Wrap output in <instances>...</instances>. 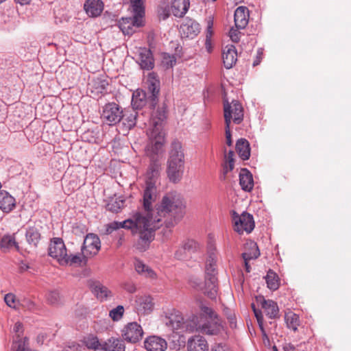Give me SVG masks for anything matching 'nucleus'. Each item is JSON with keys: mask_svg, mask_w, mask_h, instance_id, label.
Wrapping results in <instances>:
<instances>
[{"mask_svg": "<svg viewBox=\"0 0 351 351\" xmlns=\"http://www.w3.org/2000/svg\"><path fill=\"white\" fill-rule=\"evenodd\" d=\"M158 186L153 184H144L143 207L145 213H136L122 222L110 225L112 229L123 228L138 234V249L145 251L154 239L156 229L165 226L171 232L184 215L185 205L180 194L175 191L166 193L159 205L153 210V204L158 197Z\"/></svg>", "mask_w": 351, "mask_h": 351, "instance_id": "1", "label": "nucleus"}, {"mask_svg": "<svg viewBox=\"0 0 351 351\" xmlns=\"http://www.w3.org/2000/svg\"><path fill=\"white\" fill-rule=\"evenodd\" d=\"M199 319L195 316L191 320H184L182 313L171 309L165 312L162 319L165 324L173 331H197L208 335H215L223 328L222 322L216 312L209 306H200Z\"/></svg>", "mask_w": 351, "mask_h": 351, "instance_id": "2", "label": "nucleus"}, {"mask_svg": "<svg viewBox=\"0 0 351 351\" xmlns=\"http://www.w3.org/2000/svg\"><path fill=\"white\" fill-rule=\"evenodd\" d=\"M184 163L182 143L178 140H173L170 145L166 170L171 182L176 184L182 180L184 172Z\"/></svg>", "mask_w": 351, "mask_h": 351, "instance_id": "3", "label": "nucleus"}, {"mask_svg": "<svg viewBox=\"0 0 351 351\" xmlns=\"http://www.w3.org/2000/svg\"><path fill=\"white\" fill-rule=\"evenodd\" d=\"M205 274L204 293L210 299L214 300L217 297L218 290L217 254L215 251L208 253L205 265Z\"/></svg>", "mask_w": 351, "mask_h": 351, "instance_id": "4", "label": "nucleus"}, {"mask_svg": "<svg viewBox=\"0 0 351 351\" xmlns=\"http://www.w3.org/2000/svg\"><path fill=\"white\" fill-rule=\"evenodd\" d=\"M165 132L159 124L150 128V141L147 145L145 152L150 160H158L157 157L164 152Z\"/></svg>", "mask_w": 351, "mask_h": 351, "instance_id": "5", "label": "nucleus"}, {"mask_svg": "<svg viewBox=\"0 0 351 351\" xmlns=\"http://www.w3.org/2000/svg\"><path fill=\"white\" fill-rule=\"evenodd\" d=\"M232 219L234 224V230L239 234H242L243 232L250 233L254 228L253 216L248 213L243 212L241 215H239L232 210Z\"/></svg>", "mask_w": 351, "mask_h": 351, "instance_id": "6", "label": "nucleus"}, {"mask_svg": "<svg viewBox=\"0 0 351 351\" xmlns=\"http://www.w3.org/2000/svg\"><path fill=\"white\" fill-rule=\"evenodd\" d=\"M123 117V109L114 102L106 104L103 108L101 119L109 125H114L119 123Z\"/></svg>", "mask_w": 351, "mask_h": 351, "instance_id": "7", "label": "nucleus"}, {"mask_svg": "<svg viewBox=\"0 0 351 351\" xmlns=\"http://www.w3.org/2000/svg\"><path fill=\"white\" fill-rule=\"evenodd\" d=\"M224 119L225 123L226 119L230 121L231 119L235 124H239L243 119V109L241 104L237 100H232L231 103L228 101L224 103Z\"/></svg>", "mask_w": 351, "mask_h": 351, "instance_id": "8", "label": "nucleus"}, {"mask_svg": "<svg viewBox=\"0 0 351 351\" xmlns=\"http://www.w3.org/2000/svg\"><path fill=\"white\" fill-rule=\"evenodd\" d=\"M101 248V241L99 237L93 233L88 234L81 248L82 254L85 257L96 255Z\"/></svg>", "mask_w": 351, "mask_h": 351, "instance_id": "9", "label": "nucleus"}, {"mask_svg": "<svg viewBox=\"0 0 351 351\" xmlns=\"http://www.w3.org/2000/svg\"><path fill=\"white\" fill-rule=\"evenodd\" d=\"M147 95L150 107L155 108L158 101V95L160 92V81L154 73H150L147 77Z\"/></svg>", "mask_w": 351, "mask_h": 351, "instance_id": "10", "label": "nucleus"}, {"mask_svg": "<svg viewBox=\"0 0 351 351\" xmlns=\"http://www.w3.org/2000/svg\"><path fill=\"white\" fill-rule=\"evenodd\" d=\"M66 249L61 238H53L49 246V255L56 258L58 263H65L64 256L66 255Z\"/></svg>", "mask_w": 351, "mask_h": 351, "instance_id": "11", "label": "nucleus"}, {"mask_svg": "<svg viewBox=\"0 0 351 351\" xmlns=\"http://www.w3.org/2000/svg\"><path fill=\"white\" fill-rule=\"evenodd\" d=\"M143 335L141 325L136 322L129 323L123 330V337L125 341L130 343H136L140 341Z\"/></svg>", "mask_w": 351, "mask_h": 351, "instance_id": "12", "label": "nucleus"}, {"mask_svg": "<svg viewBox=\"0 0 351 351\" xmlns=\"http://www.w3.org/2000/svg\"><path fill=\"white\" fill-rule=\"evenodd\" d=\"M160 171L161 165L158 160H150L149 165L145 174V184L151 183L153 184L154 186H158L160 183Z\"/></svg>", "mask_w": 351, "mask_h": 351, "instance_id": "13", "label": "nucleus"}, {"mask_svg": "<svg viewBox=\"0 0 351 351\" xmlns=\"http://www.w3.org/2000/svg\"><path fill=\"white\" fill-rule=\"evenodd\" d=\"M143 25V19L140 17H126L122 18L119 21V27L123 34L132 35L137 28Z\"/></svg>", "mask_w": 351, "mask_h": 351, "instance_id": "14", "label": "nucleus"}, {"mask_svg": "<svg viewBox=\"0 0 351 351\" xmlns=\"http://www.w3.org/2000/svg\"><path fill=\"white\" fill-rule=\"evenodd\" d=\"M200 32L198 23L192 19H186L180 25V33L182 37L193 38Z\"/></svg>", "mask_w": 351, "mask_h": 351, "instance_id": "15", "label": "nucleus"}, {"mask_svg": "<svg viewBox=\"0 0 351 351\" xmlns=\"http://www.w3.org/2000/svg\"><path fill=\"white\" fill-rule=\"evenodd\" d=\"M131 104L134 110L141 109L146 105H148L149 109L155 108L150 107L149 95L147 92L141 89H137L133 93Z\"/></svg>", "mask_w": 351, "mask_h": 351, "instance_id": "16", "label": "nucleus"}, {"mask_svg": "<svg viewBox=\"0 0 351 351\" xmlns=\"http://www.w3.org/2000/svg\"><path fill=\"white\" fill-rule=\"evenodd\" d=\"M136 62L142 69L152 70L154 66V60L151 50L146 48L141 49Z\"/></svg>", "mask_w": 351, "mask_h": 351, "instance_id": "17", "label": "nucleus"}, {"mask_svg": "<svg viewBox=\"0 0 351 351\" xmlns=\"http://www.w3.org/2000/svg\"><path fill=\"white\" fill-rule=\"evenodd\" d=\"M144 346L147 351H165L167 343L160 337L150 336L145 340Z\"/></svg>", "mask_w": 351, "mask_h": 351, "instance_id": "18", "label": "nucleus"}, {"mask_svg": "<svg viewBox=\"0 0 351 351\" xmlns=\"http://www.w3.org/2000/svg\"><path fill=\"white\" fill-rule=\"evenodd\" d=\"M188 351H208V344L206 339L200 335H195L188 339Z\"/></svg>", "mask_w": 351, "mask_h": 351, "instance_id": "19", "label": "nucleus"}, {"mask_svg": "<svg viewBox=\"0 0 351 351\" xmlns=\"http://www.w3.org/2000/svg\"><path fill=\"white\" fill-rule=\"evenodd\" d=\"M249 10L245 6H239L234 11V18L237 29H244L249 21Z\"/></svg>", "mask_w": 351, "mask_h": 351, "instance_id": "20", "label": "nucleus"}, {"mask_svg": "<svg viewBox=\"0 0 351 351\" xmlns=\"http://www.w3.org/2000/svg\"><path fill=\"white\" fill-rule=\"evenodd\" d=\"M223 62L226 69H230L237 60V52L234 45H227L223 51Z\"/></svg>", "mask_w": 351, "mask_h": 351, "instance_id": "21", "label": "nucleus"}, {"mask_svg": "<svg viewBox=\"0 0 351 351\" xmlns=\"http://www.w3.org/2000/svg\"><path fill=\"white\" fill-rule=\"evenodd\" d=\"M104 3L101 0H86L84 10L90 17L99 16L104 10Z\"/></svg>", "mask_w": 351, "mask_h": 351, "instance_id": "22", "label": "nucleus"}, {"mask_svg": "<svg viewBox=\"0 0 351 351\" xmlns=\"http://www.w3.org/2000/svg\"><path fill=\"white\" fill-rule=\"evenodd\" d=\"M90 288L97 298L101 301L107 300L112 297V291L98 281L93 282Z\"/></svg>", "mask_w": 351, "mask_h": 351, "instance_id": "23", "label": "nucleus"}, {"mask_svg": "<svg viewBox=\"0 0 351 351\" xmlns=\"http://www.w3.org/2000/svg\"><path fill=\"white\" fill-rule=\"evenodd\" d=\"M260 302L269 318L275 319L279 316V308L276 302L271 300H265L264 298H262Z\"/></svg>", "mask_w": 351, "mask_h": 351, "instance_id": "24", "label": "nucleus"}, {"mask_svg": "<svg viewBox=\"0 0 351 351\" xmlns=\"http://www.w3.org/2000/svg\"><path fill=\"white\" fill-rule=\"evenodd\" d=\"M16 206L15 199L7 191H0V209L4 213H10Z\"/></svg>", "mask_w": 351, "mask_h": 351, "instance_id": "25", "label": "nucleus"}, {"mask_svg": "<svg viewBox=\"0 0 351 351\" xmlns=\"http://www.w3.org/2000/svg\"><path fill=\"white\" fill-rule=\"evenodd\" d=\"M102 350L104 351H125V346L122 339L111 337L103 341Z\"/></svg>", "mask_w": 351, "mask_h": 351, "instance_id": "26", "label": "nucleus"}, {"mask_svg": "<svg viewBox=\"0 0 351 351\" xmlns=\"http://www.w3.org/2000/svg\"><path fill=\"white\" fill-rule=\"evenodd\" d=\"M189 0H173L171 3L172 14L176 17H182L188 11Z\"/></svg>", "mask_w": 351, "mask_h": 351, "instance_id": "27", "label": "nucleus"}, {"mask_svg": "<svg viewBox=\"0 0 351 351\" xmlns=\"http://www.w3.org/2000/svg\"><path fill=\"white\" fill-rule=\"evenodd\" d=\"M239 184L241 189L245 191H250L254 186L252 174L247 169H242L239 173Z\"/></svg>", "mask_w": 351, "mask_h": 351, "instance_id": "28", "label": "nucleus"}, {"mask_svg": "<svg viewBox=\"0 0 351 351\" xmlns=\"http://www.w3.org/2000/svg\"><path fill=\"white\" fill-rule=\"evenodd\" d=\"M134 267L138 274L152 280L156 279L157 275L156 272L151 267L144 264L141 261L136 260Z\"/></svg>", "mask_w": 351, "mask_h": 351, "instance_id": "29", "label": "nucleus"}, {"mask_svg": "<svg viewBox=\"0 0 351 351\" xmlns=\"http://www.w3.org/2000/svg\"><path fill=\"white\" fill-rule=\"evenodd\" d=\"M137 310L143 313H150L154 308L152 298L149 295H143L136 300Z\"/></svg>", "mask_w": 351, "mask_h": 351, "instance_id": "30", "label": "nucleus"}, {"mask_svg": "<svg viewBox=\"0 0 351 351\" xmlns=\"http://www.w3.org/2000/svg\"><path fill=\"white\" fill-rule=\"evenodd\" d=\"M236 150L239 157L246 160L249 159L250 156V147L249 142L245 138H240L237 141Z\"/></svg>", "mask_w": 351, "mask_h": 351, "instance_id": "31", "label": "nucleus"}, {"mask_svg": "<svg viewBox=\"0 0 351 351\" xmlns=\"http://www.w3.org/2000/svg\"><path fill=\"white\" fill-rule=\"evenodd\" d=\"M25 237L29 245L36 247L40 239L39 230L35 226H29L26 230Z\"/></svg>", "mask_w": 351, "mask_h": 351, "instance_id": "32", "label": "nucleus"}, {"mask_svg": "<svg viewBox=\"0 0 351 351\" xmlns=\"http://www.w3.org/2000/svg\"><path fill=\"white\" fill-rule=\"evenodd\" d=\"M250 247L253 250L252 254H249L248 252H243L242 254V258L244 261L245 269L247 273L250 272L251 270L249 261L252 259H256L260 256L259 249L256 243L251 241Z\"/></svg>", "mask_w": 351, "mask_h": 351, "instance_id": "33", "label": "nucleus"}, {"mask_svg": "<svg viewBox=\"0 0 351 351\" xmlns=\"http://www.w3.org/2000/svg\"><path fill=\"white\" fill-rule=\"evenodd\" d=\"M166 113L167 110L165 104H163L162 106L158 108L156 111L153 112L152 114L151 128H154L156 124H159L163 130L162 122L167 117Z\"/></svg>", "mask_w": 351, "mask_h": 351, "instance_id": "34", "label": "nucleus"}, {"mask_svg": "<svg viewBox=\"0 0 351 351\" xmlns=\"http://www.w3.org/2000/svg\"><path fill=\"white\" fill-rule=\"evenodd\" d=\"M12 247H15L17 251L19 250V244L16 242L14 235H4L0 240V248L5 252Z\"/></svg>", "mask_w": 351, "mask_h": 351, "instance_id": "35", "label": "nucleus"}, {"mask_svg": "<svg viewBox=\"0 0 351 351\" xmlns=\"http://www.w3.org/2000/svg\"><path fill=\"white\" fill-rule=\"evenodd\" d=\"M137 115L138 113L134 109L132 110H125L121 120L128 128L131 129L136 123Z\"/></svg>", "mask_w": 351, "mask_h": 351, "instance_id": "36", "label": "nucleus"}, {"mask_svg": "<svg viewBox=\"0 0 351 351\" xmlns=\"http://www.w3.org/2000/svg\"><path fill=\"white\" fill-rule=\"evenodd\" d=\"M265 280L267 282V287L273 291H275L278 289L280 282L279 278L278 275L269 269L265 276Z\"/></svg>", "mask_w": 351, "mask_h": 351, "instance_id": "37", "label": "nucleus"}, {"mask_svg": "<svg viewBox=\"0 0 351 351\" xmlns=\"http://www.w3.org/2000/svg\"><path fill=\"white\" fill-rule=\"evenodd\" d=\"M285 319L287 327L293 331H296L300 325V319L298 315L293 312H289L286 313Z\"/></svg>", "mask_w": 351, "mask_h": 351, "instance_id": "38", "label": "nucleus"}, {"mask_svg": "<svg viewBox=\"0 0 351 351\" xmlns=\"http://www.w3.org/2000/svg\"><path fill=\"white\" fill-rule=\"evenodd\" d=\"M130 3L134 14L133 16L140 17L143 19L145 14V8L143 0H130Z\"/></svg>", "mask_w": 351, "mask_h": 351, "instance_id": "39", "label": "nucleus"}, {"mask_svg": "<svg viewBox=\"0 0 351 351\" xmlns=\"http://www.w3.org/2000/svg\"><path fill=\"white\" fill-rule=\"evenodd\" d=\"M84 257L82 254H71L69 256L67 253L64 256V259L65 260V263H59L62 265H73V264H80L82 261V258Z\"/></svg>", "mask_w": 351, "mask_h": 351, "instance_id": "40", "label": "nucleus"}, {"mask_svg": "<svg viewBox=\"0 0 351 351\" xmlns=\"http://www.w3.org/2000/svg\"><path fill=\"white\" fill-rule=\"evenodd\" d=\"M84 343L86 346V347L89 349L93 350H98L101 349L102 350V341H99L98 338L97 337H88L84 340Z\"/></svg>", "mask_w": 351, "mask_h": 351, "instance_id": "41", "label": "nucleus"}, {"mask_svg": "<svg viewBox=\"0 0 351 351\" xmlns=\"http://www.w3.org/2000/svg\"><path fill=\"white\" fill-rule=\"evenodd\" d=\"M123 313L124 307L121 305H119L110 311L109 316L113 321H119L122 318Z\"/></svg>", "mask_w": 351, "mask_h": 351, "instance_id": "42", "label": "nucleus"}, {"mask_svg": "<svg viewBox=\"0 0 351 351\" xmlns=\"http://www.w3.org/2000/svg\"><path fill=\"white\" fill-rule=\"evenodd\" d=\"M184 250L189 252H194L199 247V244L193 239H187L183 244Z\"/></svg>", "mask_w": 351, "mask_h": 351, "instance_id": "43", "label": "nucleus"}, {"mask_svg": "<svg viewBox=\"0 0 351 351\" xmlns=\"http://www.w3.org/2000/svg\"><path fill=\"white\" fill-rule=\"evenodd\" d=\"M123 206V201L122 200H112L107 204V209L112 213H118L121 208Z\"/></svg>", "mask_w": 351, "mask_h": 351, "instance_id": "44", "label": "nucleus"}, {"mask_svg": "<svg viewBox=\"0 0 351 351\" xmlns=\"http://www.w3.org/2000/svg\"><path fill=\"white\" fill-rule=\"evenodd\" d=\"M4 300L8 306L14 308H17L16 304L19 303V302L16 300V297L14 294H6L4 297Z\"/></svg>", "mask_w": 351, "mask_h": 351, "instance_id": "45", "label": "nucleus"}, {"mask_svg": "<svg viewBox=\"0 0 351 351\" xmlns=\"http://www.w3.org/2000/svg\"><path fill=\"white\" fill-rule=\"evenodd\" d=\"M234 152L230 150L226 156L228 165L225 167V173L232 171L234 169Z\"/></svg>", "mask_w": 351, "mask_h": 351, "instance_id": "46", "label": "nucleus"}, {"mask_svg": "<svg viewBox=\"0 0 351 351\" xmlns=\"http://www.w3.org/2000/svg\"><path fill=\"white\" fill-rule=\"evenodd\" d=\"M60 293L58 291H50L47 295V300L51 304H58L60 300Z\"/></svg>", "mask_w": 351, "mask_h": 351, "instance_id": "47", "label": "nucleus"}, {"mask_svg": "<svg viewBox=\"0 0 351 351\" xmlns=\"http://www.w3.org/2000/svg\"><path fill=\"white\" fill-rule=\"evenodd\" d=\"M213 26V21H208V27H207V34H206V47L208 52H210L211 51V44L210 40V37L211 36L212 32L211 28Z\"/></svg>", "mask_w": 351, "mask_h": 351, "instance_id": "48", "label": "nucleus"}, {"mask_svg": "<svg viewBox=\"0 0 351 351\" xmlns=\"http://www.w3.org/2000/svg\"><path fill=\"white\" fill-rule=\"evenodd\" d=\"M162 64L166 68H171L176 64V58L173 56H165L163 58Z\"/></svg>", "mask_w": 351, "mask_h": 351, "instance_id": "49", "label": "nucleus"}, {"mask_svg": "<svg viewBox=\"0 0 351 351\" xmlns=\"http://www.w3.org/2000/svg\"><path fill=\"white\" fill-rule=\"evenodd\" d=\"M226 144L228 146H231L232 144V138H231V132L230 130V121L226 119Z\"/></svg>", "mask_w": 351, "mask_h": 351, "instance_id": "50", "label": "nucleus"}, {"mask_svg": "<svg viewBox=\"0 0 351 351\" xmlns=\"http://www.w3.org/2000/svg\"><path fill=\"white\" fill-rule=\"evenodd\" d=\"M237 29H234V28H231L229 32V36L231 40L234 43H237L240 39V32Z\"/></svg>", "mask_w": 351, "mask_h": 351, "instance_id": "51", "label": "nucleus"}, {"mask_svg": "<svg viewBox=\"0 0 351 351\" xmlns=\"http://www.w3.org/2000/svg\"><path fill=\"white\" fill-rule=\"evenodd\" d=\"M123 289L128 293H133L136 291V286L132 282H125L123 285Z\"/></svg>", "mask_w": 351, "mask_h": 351, "instance_id": "52", "label": "nucleus"}, {"mask_svg": "<svg viewBox=\"0 0 351 351\" xmlns=\"http://www.w3.org/2000/svg\"><path fill=\"white\" fill-rule=\"evenodd\" d=\"M186 252V251L184 250V246L182 245L180 248L176 251L175 257L179 260L183 259Z\"/></svg>", "mask_w": 351, "mask_h": 351, "instance_id": "53", "label": "nucleus"}, {"mask_svg": "<svg viewBox=\"0 0 351 351\" xmlns=\"http://www.w3.org/2000/svg\"><path fill=\"white\" fill-rule=\"evenodd\" d=\"M23 325L21 322H18L15 323L13 327V332H15L19 337L23 332Z\"/></svg>", "mask_w": 351, "mask_h": 351, "instance_id": "54", "label": "nucleus"}, {"mask_svg": "<svg viewBox=\"0 0 351 351\" xmlns=\"http://www.w3.org/2000/svg\"><path fill=\"white\" fill-rule=\"evenodd\" d=\"M21 305L25 308H27L28 310H33L34 308L35 304L31 300H24Z\"/></svg>", "mask_w": 351, "mask_h": 351, "instance_id": "55", "label": "nucleus"}, {"mask_svg": "<svg viewBox=\"0 0 351 351\" xmlns=\"http://www.w3.org/2000/svg\"><path fill=\"white\" fill-rule=\"evenodd\" d=\"M262 55H263V52H262L261 49H258V50L257 51L256 59L253 62L254 66H257L260 64Z\"/></svg>", "mask_w": 351, "mask_h": 351, "instance_id": "56", "label": "nucleus"}, {"mask_svg": "<svg viewBox=\"0 0 351 351\" xmlns=\"http://www.w3.org/2000/svg\"><path fill=\"white\" fill-rule=\"evenodd\" d=\"M254 315H255L258 322H260V320H263V316L261 311L258 310V309H254Z\"/></svg>", "mask_w": 351, "mask_h": 351, "instance_id": "57", "label": "nucleus"}, {"mask_svg": "<svg viewBox=\"0 0 351 351\" xmlns=\"http://www.w3.org/2000/svg\"><path fill=\"white\" fill-rule=\"evenodd\" d=\"M32 0H14L16 3L20 5H27L30 3Z\"/></svg>", "mask_w": 351, "mask_h": 351, "instance_id": "58", "label": "nucleus"}, {"mask_svg": "<svg viewBox=\"0 0 351 351\" xmlns=\"http://www.w3.org/2000/svg\"><path fill=\"white\" fill-rule=\"evenodd\" d=\"M245 250V251L244 252H248L249 254L253 253V250L250 247V242L246 243Z\"/></svg>", "mask_w": 351, "mask_h": 351, "instance_id": "59", "label": "nucleus"}, {"mask_svg": "<svg viewBox=\"0 0 351 351\" xmlns=\"http://www.w3.org/2000/svg\"><path fill=\"white\" fill-rule=\"evenodd\" d=\"M16 351H30L29 348H25V345L19 344Z\"/></svg>", "mask_w": 351, "mask_h": 351, "instance_id": "60", "label": "nucleus"}, {"mask_svg": "<svg viewBox=\"0 0 351 351\" xmlns=\"http://www.w3.org/2000/svg\"><path fill=\"white\" fill-rule=\"evenodd\" d=\"M263 322V320H260V322H258V326L260 327V329H261L262 333L263 332V331H265Z\"/></svg>", "mask_w": 351, "mask_h": 351, "instance_id": "61", "label": "nucleus"}, {"mask_svg": "<svg viewBox=\"0 0 351 351\" xmlns=\"http://www.w3.org/2000/svg\"><path fill=\"white\" fill-rule=\"evenodd\" d=\"M215 350H217V351H226L225 348L221 345H218Z\"/></svg>", "mask_w": 351, "mask_h": 351, "instance_id": "62", "label": "nucleus"}, {"mask_svg": "<svg viewBox=\"0 0 351 351\" xmlns=\"http://www.w3.org/2000/svg\"><path fill=\"white\" fill-rule=\"evenodd\" d=\"M263 335V339H267L268 340V337H267V335L266 334L265 331H263V332L262 333Z\"/></svg>", "mask_w": 351, "mask_h": 351, "instance_id": "63", "label": "nucleus"}, {"mask_svg": "<svg viewBox=\"0 0 351 351\" xmlns=\"http://www.w3.org/2000/svg\"><path fill=\"white\" fill-rule=\"evenodd\" d=\"M252 308L253 311H254V309H256L254 304H252Z\"/></svg>", "mask_w": 351, "mask_h": 351, "instance_id": "64", "label": "nucleus"}]
</instances>
